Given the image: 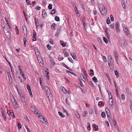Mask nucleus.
<instances>
[{"instance_id": "39448f33", "label": "nucleus", "mask_w": 132, "mask_h": 132, "mask_svg": "<svg viewBox=\"0 0 132 132\" xmlns=\"http://www.w3.org/2000/svg\"><path fill=\"white\" fill-rule=\"evenodd\" d=\"M123 31L124 33L126 35H128V36L129 37L130 36V33L128 30L127 29V26L126 27H125V28H124Z\"/></svg>"}, {"instance_id": "0e129e2a", "label": "nucleus", "mask_w": 132, "mask_h": 132, "mask_svg": "<svg viewBox=\"0 0 132 132\" xmlns=\"http://www.w3.org/2000/svg\"><path fill=\"white\" fill-rule=\"evenodd\" d=\"M114 85L115 87V89L118 88L116 84V82L115 81L114 82Z\"/></svg>"}, {"instance_id": "7ed1b4c3", "label": "nucleus", "mask_w": 132, "mask_h": 132, "mask_svg": "<svg viewBox=\"0 0 132 132\" xmlns=\"http://www.w3.org/2000/svg\"><path fill=\"white\" fill-rule=\"evenodd\" d=\"M113 54H114V57L117 63H118V59L119 55L116 52L114 51L113 52Z\"/></svg>"}, {"instance_id": "c03bdc74", "label": "nucleus", "mask_w": 132, "mask_h": 132, "mask_svg": "<svg viewBox=\"0 0 132 132\" xmlns=\"http://www.w3.org/2000/svg\"><path fill=\"white\" fill-rule=\"evenodd\" d=\"M87 125H88L87 126V129L89 130L90 129V123L89 122H88L87 123Z\"/></svg>"}, {"instance_id": "5fc2aeb1", "label": "nucleus", "mask_w": 132, "mask_h": 132, "mask_svg": "<svg viewBox=\"0 0 132 132\" xmlns=\"http://www.w3.org/2000/svg\"><path fill=\"white\" fill-rule=\"evenodd\" d=\"M34 19H35V23L36 24V28L37 29V28L38 27V26L37 25V22L36 21V18H34Z\"/></svg>"}, {"instance_id": "a878e982", "label": "nucleus", "mask_w": 132, "mask_h": 132, "mask_svg": "<svg viewBox=\"0 0 132 132\" xmlns=\"http://www.w3.org/2000/svg\"><path fill=\"white\" fill-rule=\"evenodd\" d=\"M20 98L21 100V101L23 102H26V100L25 99L24 97L23 96H22L20 97Z\"/></svg>"}, {"instance_id": "7c9ffc66", "label": "nucleus", "mask_w": 132, "mask_h": 132, "mask_svg": "<svg viewBox=\"0 0 132 132\" xmlns=\"http://www.w3.org/2000/svg\"><path fill=\"white\" fill-rule=\"evenodd\" d=\"M103 39L104 41L106 43H108V40L105 37H103Z\"/></svg>"}, {"instance_id": "603ef678", "label": "nucleus", "mask_w": 132, "mask_h": 132, "mask_svg": "<svg viewBox=\"0 0 132 132\" xmlns=\"http://www.w3.org/2000/svg\"><path fill=\"white\" fill-rule=\"evenodd\" d=\"M87 111H85L84 112V113L83 114V116L85 117H86V115L87 114Z\"/></svg>"}, {"instance_id": "4c0bfd02", "label": "nucleus", "mask_w": 132, "mask_h": 132, "mask_svg": "<svg viewBox=\"0 0 132 132\" xmlns=\"http://www.w3.org/2000/svg\"><path fill=\"white\" fill-rule=\"evenodd\" d=\"M63 65L64 67H65L66 68H67L68 69V70H71V69H70L69 68V67L66 65H65V64H64V63H63Z\"/></svg>"}, {"instance_id": "a18cd8bd", "label": "nucleus", "mask_w": 132, "mask_h": 132, "mask_svg": "<svg viewBox=\"0 0 132 132\" xmlns=\"http://www.w3.org/2000/svg\"><path fill=\"white\" fill-rule=\"evenodd\" d=\"M18 127L20 129L22 127L20 123L18 124Z\"/></svg>"}, {"instance_id": "ea45409f", "label": "nucleus", "mask_w": 132, "mask_h": 132, "mask_svg": "<svg viewBox=\"0 0 132 132\" xmlns=\"http://www.w3.org/2000/svg\"><path fill=\"white\" fill-rule=\"evenodd\" d=\"M110 18L111 20L112 21H113L114 20V19L113 16L112 14L110 15Z\"/></svg>"}, {"instance_id": "3c124183", "label": "nucleus", "mask_w": 132, "mask_h": 132, "mask_svg": "<svg viewBox=\"0 0 132 132\" xmlns=\"http://www.w3.org/2000/svg\"><path fill=\"white\" fill-rule=\"evenodd\" d=\"M82 71H83V74L84 75H85V76H86L87 74V73L86 72V71L84 70V69H82Z\"/></svg>"}, {"instance_id": "6e6552de", "label": "nucleus", "mask_w": 132, "mask_h": 132, "mask_svg": "<svg viewBox=\"0 0 132 132\" xmlns=\"http://www.w3.org/2000/svg\"><path fill=\"white\" fill-rule=\"evenodd\" d=\"M45 90L46 93L48 94H50V91L49 88L47 86L45 87Z\"/></svg>"}, {"instance_id": "774afa93", "label": "nucleus", "mask_w": 132, "mask_h": 132, "mask_svg": "<svg viewBox=\"0 0 132 132\" xmlns=\"http://www.w3.org/2000/svg\"><path fill=\"white\" fill-rule=\"evenodd\" d=\"M94 13V14L95 15H96V10L95 9H94V10H93Z\"/></svg>"}, {"instance_id": "a19ab883", "label": "nucleus", "mask_w": 132, "mask_h": 132, "mask_svg": "<svg viewBox=\"0 0 132 132\" xmlns=\"http://www.w3.org/2000/svg\"><path fill=\"white\" fill-rule=\"evenodd\" d=\"M60 44L63 47L65 46V44L64 43V42L63 41H61L60 42Z\"/></svg>"}, {"instance_id": "b1692460", "label": "nucleus", "mask_w": 132, "mask_h": 132, "mask_svg": "<svg viewBox=\"0 0 132 132\" xmlns=\"http://www.w3.org/2000/svg\"><path fill=\"white\" fill-rule=\"evenodd\" d=\"M75 113L77 118H79L80 117V116L78 114V113L77 111H75Z\"/></svg>"}, {"instance_id": "bb28decb", "label": "nucleus", "mask_w": 132, "mask_h": 132, "mask_svg": "<svg viewBox=\"0 0 132 132\" xmlns=\"http://www.w3.org/2000/svg\"><path fill=\"white\" fill-rule=\"evenodd\" d=\"M16 73V76L17 77H18V78L19 79H20L21 78V77L20 76V77L19 76V72L17 70V71H16V73Z\"/></svg>"}, {"instance_id": "1a4fd4ad", "label": "nucleus", "mask_w": 132, "mask_h": 132, "mask_svg": "<svg viewBox=\"0 0 132 132\" xmlns=\"http://www.w3.org/2000/svg\"><path fill=\"white\" fill-rule=\"evenodd\" d=\"M37 59L40 66L42 67H43V62L41 57H39Z\"/></svg>"}, {"instance_id": "f03ea898", "label": "nucleus", "mask_w": 132, "mask_h": 132, "mask_svg": "<svg viewBox=\"0 0 132 132\" xmlns=\"http://www.w3.org/2000/svg\"><path fill=\"white\" fill-rule=\"evenodd\" d=\"M10 30L9 29V30H4V31L5 35L8 38H9L11 35V32Z\"/></svg>"}, {"instance_id": "412c9836", "label": "nucleus", "mask_w": 132, "mask_h": 132, "mask_svg": "<svg viewBox=\"0 0 132 132\" xmlns=\"http://www.w3.org/2000/svg\"><path fill=\"white\" fill-rule=\"evenodd\" d=\"M66 72L68 73H71V74L75 76H76V74L74 72H71V71H68V70H66Z\"/></svg>"}, {"instance_id": "393cba45", "label": "nucleus", "mask_w": 132, "mask_h": 132, "mask_svg": "<svg viewBox=\"0 0 132 132\" xmlns=\"http://www.w3.org/2000/svg\"><path fill=\"white\" fill-rule=\"evenodd\" d=\"M92 79L93 81H94L95 82H98V80H97V78L95 77H94Z\"/></svg>"}, {"instance_id": "bf43d9fd", "label": "nucleus", "mask_w": 132, "mask_h": 132, "mask_svg": "<svg viewBox=\"0 0 132 132\" xmlns=\"http://www.w3.org/2000/svg\"><path fill=\"white\" fill-rule=\"evenodd\" d=\"M89 114H92V112H93L92 110L91 109H90L89 110Z\"/></svg>"}, {"instance_id": "e2e57ef3", "label": "nucleus", "mask_w": 132, "mask_h": 132, "mask_svg": "<svg viewBox=\"0 0 132 132\" xmlns=\"http://www.w3.org/2000/svg\"><path fill=\"white\" fill-rule=\"evenodd\" d=\"M122 7H123L124 9H126V7L125 3H123L122 4Z\"/></svg>"}, {"instance_id": "c85d7f7f", "label": "nucleus", "mask_w": 132, "mask_h": 132, "mask_svg": "<svg viewBox=\"0 0 132 132\" xmlns=\"http://www.w3.org/2000/svg\"><path fill=\"white\" fill-rule=\"evenodd\" d=\"M80 77H82L83 78V79L81 78V79L83 81H85V77L83 74L81 75Z\"/></svg>"}, {"instance_id": "a211bd4d", "label": "nucleus", "mask_w": 132, "mask_h": 132, "mask_svg": "<svg viewBox=\"0 0 132 132\" xmlns=\"http://www.w3.org/2000/svg\"><path fill=\"white\" fill-rule=\"evenodd\" d=\"M58 113L59 115L62 117L64 118L65 117V116L63 114V113H61L60 111L58 112Z\"/></svg>"}, {"instance_id": "052dcab7", "label": "nucleus", "mask_w": 132, "mask_h": 132, "mask_svg": "<svg viewBox=\"0 0 132 132\" xmlns=\"http://www.w3.org/2000/svg\"><path fill=\"white\" fill-rule=\"evenodd\" d=\"M89 84L91 86H94L93 84L92 83V82L91 81H90L89 82Z\"/></svg>"}, {"instance_id": "72a5a7b5", "label": "nucleus", "mask_w": 132, "mask_h": 132, "mask_svg": "<svg viewBox=\"0 0 132 132\" xmlns=\"http://www.w3.org/2000/svg\"><path fill=\"white\" fill-rule=\"evenodd\" d=\"M101 116L102 117L104 118L106 116V114L104 112H103L101 113Z\"/></svg>"}, {"instance_id": "2f4dec72", "label": "nucleus", "mask_w": 132, "mask_h": 132, "mask_svg": "<svg viewBox=\"0 0 132 132\" xmlns=\"http://www.w3.org/2000/svg\"><path fill=\"white\" fill-rule=\"evenodd\" d=\"M114 72H115V74L116 75V76L117 77H118L119 75V74L118 72L116 70H115L114 71Z\"/></svg>"}, {"instance_id": "473e14b6", "label": "nucleus", "mask_w": 132, "mask_h": 132, "mask_svg": "<svg viewBox=\"0 0 132 132\" xmlns=\"http://www.w3.org/2000/svg\"><path fill=\"white\" fill-rule=\"evenodd\" d=\"M56 13V11L55 9H53L52 11V12H51L50 13L51 14H55Z\"/></svg>"}, {"instance_id": "9b49d317", "label": "nucleus", "mask_w": 132, "mask_h": 132, "mask_svg": "<svg viewBox=\"0 0 132 132\" xmlns=\"http://www.w3.org/2000/svg\"><path fill=\"white\" fill-rule=\"evenodd\" d=\"M112 59V57L111 56H109L108 57V65L109 67H110V63H111V59Z\"/></svg>"}, {"instance_id": "aec40b11", "label": "nucleus", "mask_w": 132, "mask_h": 132, "mask_svg": "<svg viewBox=\"0 0 132 132\" xmlns=\"http://www.w3.org/2000/svg\"><path fill=\"white\" fill-rule=\"evenodd\" d=\"M106 109H105V111L106 112V113L108 117V119H109L110 118V113H109V112H108V111H106Z\"/></svg>"}, {"instance_id": "8fccbe9b", "label": "nucleus", "mask_w": 132, "mask_h": 132, "mask_svg": "<svg viewBox=\"0 0 132 132\" xmlns=\"http://www.w3.org/2000/svg\"><path fill=\"white\" fill-rule=\"evenodd\" d=\"M68 60L71 63H73V60L72 59L70 58V57H69L68 58Z\"/></svg>"}, {"instance_id": "4468645a", "label": "nucleus", "mask_w": 132, "mask_h": 132, "mask_svg": "<svg viewBox=\"0 0 132 132\" xmlns=\"http://www.w3.org/2000/svg\"><path fill=\"white\" fill-rule=\"evenodd\" d=\"M41 121L45 124L48 123L47 119L45 118L43 119L42 120H41Z\"/></svg>"}, {"instance_id": "c756f323", "label": "nucleus", "mask_w": 132, "mask_h": 132, "mask_svg": "<svg viewBox=\"0 0 132 132\" xmlns=\"http://www.w3.org/2000/svg\"><path fill=\"white\" fill-rule=\"evenodd\" d=\"M55 19L56 21H59L60 20L58 16H55Z\"/></svg>"}, {"instance_id": "58836bf2", "label": "nucleus", "mask_w": 132, "mask_h": 132, "mask_svg": "<svg viewBox=\"0 0 132 132\" xmlns=\"http://www.w3.org/2000/svg\"><path fill=\"white\" fill-rule=\"evenodd\" d=\"M15 29L16 30V34H19V30H18V27L17 26L16 27H15Z\"/></svg>"}, {"instance_id": "20e7f679", "label": "nucleus", "mask_w": 132, "mask_h": 132, "mask_svg": "<svg viewBox=\"0 0 132 132\" xmlns=\"http://www.w3.org/2000/svg\"><path fill=\"white\" fill-rule=\"evenodd\" d=\"M12 97H13L14 101L12 102V105L13 107L15 109H17L18 108L17 104L16 102V101L15 100V98L14 97L13 95L12 96Z\"/></svg>"}, {"instance_id": "f8f14e48", "label": "nucleus", "mask_w": 132, "mask_h": 132, "mask_svg": "<svg viewBox=\"0 0 132 132\" xmlns=\"http://www.w3.org/2000/svg\"><path fill=\"white\" fill-rule=\"evenodd\" d=\"M36 55L37 56V59H38L39 57H40V53L38 50H37L35 51Z\"/></svg>"}, {"instance_id": "69168bd1", "label": "nucleus", "mask_w": 132, "mask_h": 132, "mask_svg": "<svg viewBox=\"0 0 132 132\" xmlns=\"http://www.w3.org/2000/svg\"><path fill=\"white\" fill-rule=\"evenodd\" d=\"M7 24L8 25V27L9 28V29L10 30H11V27L10 25L9 24L8 22L7 23Z\"/></svg>"}, {"instance_id": "de8ad7c7", "label": "nucleus", "mask_w": 132, "mask_h": 132, "mask_svg": "<svg viewBox=\"0 0 132 132\" xmlns=\"http://www.w3.org/2000/svg\"><path fill=\"white\" fill-rule=\"evenodd\" d=\"M56 25V24L55 23H53L52 24L51 26V28L52 29H53L54 27H55Z\"/></svg>"}, {"instance_id": "4d7b16f0", "label": "nucleus", "mask_w": 132, "mask_h": 132, "mask_svg": "<svg viewBox=\"0 0 132 132\" xmlns=\"http://www.w3.org/2000/svg\"><path fill=\"white\" fill-rule=\"evenodd\" d=\"M21 75L22 76L23 78L24 79V80H25L26 79V78L25 76L24 75L23 73H22Z\"/></svg>"}, {"instance_id": "680f3d73", "label": "nucleus", "mask_w": 132, "mask_h": 132, "mask_svg": "<svg viewBox=\"0 0 132 132\" xmlns=\"http://www.w3.org/2000/svg\"><path fill=\"white\" fill-rule=\"evenodd\" d=\"M26 2L28 5H30V1L29 0H26Z\"/></svg>"}, {"instance_id": "5701e85b", "label": "nucleus", "mask_w": 132, "mask_h": 132, "mask_svg": "<svg viewBox=\"0 0 132 132\" xmlns=\"http://www.w3.org/2000/svg\"><path fill=\"white\" fill-rule=\"evenodd\" d=\"M23 40L24 41V46H26V42L27 41V40L26 39L25 37L23 38Z\"/></svg>"}, {"instance_id": "e433bc0d", "label": "nucleus", "mask_w": 132, "mask_h": 132, "mask_svg": "<svg viewBox=\"0 0 132 132\" xmlns=\"http://www.w3.org/2000/svg\"><path fill=\"white\" fill-rule=\"evenodd\" d=\"M62 90L63 92L64 93H67V90H66L65 88L63 87H62Z\"/></svg>"}, {"instance_id": "f704fd0d", "label": "nucleus", "mask_w": 132, "mask_h": 132, "mask_svg": "<svg viewBox=\"0 0 132 132\" xmlns=\"http://www.w3.org/2000/svg\"><path fill=\"white\" fill-rule=\"evenodd\" d=\"M80 84V86L82 87H83L84 86V85L82 84V83L80 79L79 82Z\"/></svg>"}, {"instance_id": "37998d69", "label": "nucleus", "mask_w": 132, "mask_h": 132, "mask_svg": "<svg viewBox=\"0 0 132 132\" xmlns=\"http://www.w3.org/2000/svg\"><path fill=\"white\" fill-rule=\"evenodd\" d=\"M126 90L127 92L129 94H131L130 92V90L128 88H126Z\"/></svg>"}, {"instance_id": "6ab92c4d", "label": "nucleus", "mask_w": 132, "mask_h": 132, "mask_svg": "<svg viewBox=\"0 0 132 132\" xmlns=\"http://www.w3.org/2000/svg\"><path fill=\"white\" fill-rule=\"evenodd\" d=\"M2 116L4 118V120H6V116L5 114L4 113V111L2 112Z\"/></svg>"}, {"instance_id": "6e6d98bb", "label": "nucleus", "mask_w": 132, "mask_h": 132, "mask_svg": "<svg viewBox=\"0 0 132 132\" xmlns=\"http://www.w3.org/2000/svg\"><path fill=\"white\" fill-rule=\"evenodd\" d=\"M47 48L49 50H50L51 49V47L50 46V45L49 44H48L47 45Z\"/></svg>"}, {"instance_id": "13d9d810", "label": "nucleus", "mask_w": 132, "mask_h": 132, "mask_svg": "<svg viewBox=\"0 0 132 132\" xmlns=\"http://www.w3.org/2000/svg\"><path fill=\"white\" fill-rule=\"evenodd\" d=\"M7 114L9 115H10L11 114H12V112H11V111H10V110H8L7 111Z\"/></svg>"}, {"instance_id": "0eeeda50", "label": "nucleus", "mask_w": 132, "mask_h": 132, "mask_svg": "<svg viewBox=\"0 0 132 132\" xmlns=\"http://www.w3.org/2000/svg\"><path fill=\"white\" fill-rule=\"evenodd\" d=\"M120 40L119 41V44L120 45H122V46H126L127 45V44L126 43V41L123 39Z\"/></svg>"}, {"instance_id": "dca6fc26", "label": "nucleus", "mask_w": 132, "mask_h": 132, "mask_svg": "<svg viewBox=\"0 0 132 132\" xmlns=\"http://www.w3.org/2000/svg\"><path fill=\"white\" fill-rule=\"evenodd\" d=\"M71 55L72 56V57L73 58L74 60H75L76 59V55L73 52H72L71 54Z\"/></svg>"}, {"instance_id": "09e8293b", "label": "nucleus", "mask_w": 132, "mask_h": 132, "mask_svg": "<svg viewBox=\"0 0 132 132\" xmlns=\"http://www.w3.org/2000/svg\"><path fill=\"white\" fill-rule=\"evenodd\" d=\"M90 73H89V74L90 75H91L93 74L94 73V71L92 69L90 70Z\"/></svg>"}, {"instance_id": "423d86ee", "label": "nucleus", "mask_w": 132, "mask_h": 132, "mask_svg": "<svg viewBox=\"0 0 132 132\" xmlns=\"http://www.w3.org/2000/svg\"><path fill=\"white\" fill-rule=\"evenodd\" d=\"M116 28V31L117 33H118L120 32V31L119 30V23L117 22H116L115 24Z\"/></svg>"}, {"instance_id": "2eb2a0df", "label": "nucleus", "mask_w": 132, "mask_h": 132, "mask_svg": "<svg viewBox=\"0 0 132 132\" xmlns=\"http://www.w3.org/2000/svg\"><path fill=\"white\" fill-rule=\"evenodd\" d=\"M109 103L110 106H111L113 104V100L112 98L111 99L110 98Z\"/></svg>"}, {"instance_id": "c9c22d12", "label": "nucleus", "mask_w": 132, "mask_h": 132, "mask_svg": "<svg viewBox=\"0 0 132 132\" xmlns=\"http://www.w3.org/2000/svg\"><path fill=\"white\" fill-rule=\"evenodd\" d=\"M52 4H49L48 6V8L49 10H51L52 9Z\"/></svg>"}, {"instance_id": "338daca9", "label": "nucleus", "mask_w": 132, "mask_h": 132, "mask_svg": "<svg viewBox=\"0 0 132 132\" xmlns=\"http://www.w3.org/2000/svg\"><path fill=\"white\" fill-rule=\"evenodd\" d=\"M114 65V63L112 62H111V63H110V67L112 68L113 66Z\"/></svg>"}, {"instance_id": "9d476101", "label": "nucleus", "mask_w": 132, "mask_h": 132, "mask_svg": "<svg viewBox=\"0 0 132 132\" xmlns=\"http://www.w3.org/2000/svg\"><path fill=\"white\" fill-rule=\"evenodd\" d=\"M30 109L32 112H34L35 113L37 114L38 113V112L36 111V109L35 107L34 106H31Z\"/></svg>"}, {"instance_id": "79ce46f5", "label": "nucleus", "mask_w": 132, "mask_h": 132, "mask_svg": "<svg viewBox=\"0 0 132 132\" xmlns=\"http://www.w3.org/2000/svg\"><path fill=\"white\" fill-rule=\"evenodd\" d=\"M110 20L109 18H108L106 19V23L108 24H109L110 23Z\"/></svg>"}, {"instance_id": "f257e3e1", "label": "nucleus", "mask_w": 132, "mask_h": 132, "mask_svg": "<svg viewBox=\"0 0 132 132\" xmlns=\"http://www.w3.org/2000/svg\"><path fill=\"white\" fill-rule=\"evenodd\" d=\"M99 10L101 13V14L103 15H104L107 13L106 9H105V7L103 5L99 7Z\"/></svg>"}, {"instance_id": "4be33fe9", "label": "nucleus", "mask_w": 132, "mask_h": 132, "mask_svg": "<svg viewBox=\"0 0 132 132\" xmlns=\"http://www.w3.org/2000/svg\"><path fill=\"white\" fill-rule=\"evenodd\" d=\"M23 29V31L24 33L25 32L26 33H27V29L26 27L25 26H23L22 27Z\"/></svg>"}, {"instance_id": "864d4df0", "label": "nucleus", "mask_w": 132, "mask_h": 132, "mask_svg": "<svg viewBox=\"0 0 132 132\" xmlns=\"http://www.w3.org/2000/svg\"><path fill=\"white\" fill-rule=\"evenodd\" d=\"M83 20L84 22H83V25H84V28H86L87 25L85 24V22L84 21V20Z\"/></svg>"}, {"instance_id": "f3484780", "label": "nucleus", "mask_w": 132, "mask_h": 132, "mask_svg": "<svg viewBox=\"0 0 132 132\" xmlns=\"http://www.w3.org/2000/svg\"><path fill=\"white\" fill-rule=\"evenodd\" d=\"M8 76L9 78V80L10 81L11 80V81H10L11 83L12 82V78L11 77L10 75V73H8Z\"/></svg>"}, {"instance_id": "ddd939ff", "label": "nucleus", "mask_w": 132, "mask_h": 132, "mask_svg": "<svg viewBox=\"0 0 132 132\" xmlns=\"http://www.w3.org/2000/svg\"><path fill=\"white\" fill-rule=\"evenodd\" d=\"M47 15L46 14V11L45 10L42 11V17L43 18H45V17Z\"/></svg>"}, {"instance_id": "49530a36", "label": "nucleus", "mask_w": 132, "mask_h": 132, "mask_svg": "<svg viewBox=\"0 0 132 132\" xmlns=\"http://www.w3.org/2000/svg\"><path fill=\"white\" fill-rule=\"evenodd\" d=\"M121 97L123 100H125V95L124 94H122Z\"/></svg>"}, {"instance_id": "cd10ccee", "label": "nucleus", "mask_w": 132, "mask_h": 132, "mask_svg": "<svg viewBox=\"0 0 132 132\" xmlns=\"http://www.w3.org/2000/svg\"><path fill=\"white\" fill-rule=\"evenodd\" d=\"M27 87L28 90L29 91H31V89L30 86L29 84H27Z\"/></svg>"}]
</instances>
